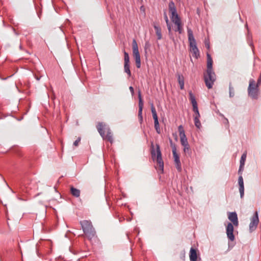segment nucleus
<instances>
[{
    "mask_svg": "<svg viewBox=\"0 0 261 261\" xmlns=\"http://www.w3.org/2000/svg\"><path fill=\"white\" fill-rule=\"evenodd\" d=\"M97 130L100 136L105 139H107L111 143L113 142V135L110 128L107 127L106 124L98 122L97 125Z\"/></svg>",
    "mask_w": 261,
    "mask_h": 261,
    "instance_id": "f257e3e1",
    "label": "nucleus"
},
{
    "mask_svg": "<svg viewBox=\"0 0 261 261\" xmlns=\"http://www.w3.org/2000/svg\"><path fill=\"white\" fill-rule=\"evenodd\" d=\"M152 157L153 160H156L161 172H163L164 162L162 158V154L159 145L156 146V155L154 150L151 151Z\"/></svg>",
    "mask_w": 261,
    "mask_h": 261,
    "instance_id": "39448f33",
    "label": "nucleus"
},
{
    "mask_svg": "<svg viewBox=\"0 0 261 261\" xmlns=\"http://www.w3.org/2000/svg\"><path fill=\"white\" fill-rule=\"evenodd\" d=\"M81 141V138H79L76 140H75L74 141V142L73 143V145L75 146H78L80 142Z\"/></svg>",
    "mask_w": 261,
    "mask_h": 261,
    "instance_id": "2f4dec72",
    "label": "nucleus"
},
{
    "mask_svg": "<svg viewBox=\"0 0 261 261\" xmlns=\"http://www.w3.org/2000/svg\"><path fill=\"white\" fill-rule=\"evenodd\" d=\"M164 19L166 21V23L169 22V19H168V16H167L166 11H164Z\"/></svg>",
    "mask_w": 261,
    "mask_h": 261,
    "instance_id": "7c9ffc66",
    "label": "nucleus"
},
{
    "mask_svg": "<svg viewBox=\"0 0 261 261\" xmlns=\"http://www.w3.org/2000/svg\"><path fill=\"white\" fill-rule=\"evenodd\" d=\"M233 226L231 223H229L226 227V233L228 238L231 241L234 240L233 235Z\"/></svg>",
    "mask_w": 261,
    "mask_h": 261,
    "instance_id": "f8f14e48",
    "label": "nucleus"
},
{
    "mask_svg": "<svg viewBox=\"0 0 261 261\" xmlns=\"http://www.w3.org/2000/svg\"><path fill=\"white\" fill-rule=\"evenodd\" d=\"M173 23H174V24L176 26V29H175V31H177L179 34H181L182 33L183 29L181 20L178 21L175 20V22H173Z\"/></svg>",
    "mask_w": 261,
    "mask_h": 261,
    "instance_id": "6ab92c4d",
    "label": "nucleus"
},
{
    "mask_svg": "<svg viewBox=\"0 0 261 261\" xmlns=\"http://www.w3.org/2000/svg\"><path fill=\"white\" fill-rule=\"evenodd\" d=\"M261 84V74H260V76L257 80V84H255L256 86L258 87Z\"/></svg>",
    "mask_w": 261,
    "mask_h": 261,
    "instance_id": "f704fd0d",
    "label": "nucleus"
},
{
    "mask_svg": "<svg viewBox=\"0 0 261 261\" xmlns=\"http://www.w3.org/2000/svg\"><path fill=\"white\" fill-rule=\"evenodd\" d=\"M166 24L168 28V30L169 32L170 33L171 31V26L170 22L166 23Z\"/></svg>",
    "mask_w": 261,
    "mask_h": 261,
    "instance_id": "c9c22d12",
    "label": "nucleus"
},
{
    "mask_svg": "<svg viewBox=\"0 0 261 261\" xmlns=\"http://www.w3.org/2000/svg\"><path fill=\"white\" fill-rule=\"evenodd\" d=\"M124 68L125 72H126L128 74L129 76H130L131 72H130V70L129 69V64H124Z\"/></svg>",
    "mask_w": 261,
    "mask_h": 261,
    "instance_id": "393cba45",
    "label": "nucleus"
},
{
    "mask_svg": "<svg viewBox=\"0 0 261 261\" xmlns=\"http://www.w3.org/2000/svg\"><path fill=\"white\" fill-rule=\"evenodd\" d=\"M152 117H153V118L154 119V122H158V115H157V113L155 114H153L152 115Z\"/></svg>",
    "mask_w": 261,
    "mask_h": 261,
    "instance_id": "473e14b6",
    "label": "nucleus"
},
{
    "mask_svg": "<svg viewBox=\"0 0 261 261\" xmlns=\"http://www.w3.org/2000/svg\"><path fill=\"white\" fill-rule=\"evenodd\" d=\"M154 28L155 30V32H156V36H157V37H158V40H160L162 39V33H161V30L160 29V28L157 26H154Z\"/></svg>",
    "mask_w": 261,
    "mask_h": 261,
    "instance_id": "5701e85b",
    "label": "nucleus"
},
{
    "mask_svg": "<svg viewBox=\"0 0 261 261\" xmlns=\"http://www.w3.org/2000/svg\"><path fill=\"white\" fill-rule=\"evenodd\" d=\"M151 113H152V114L153 115V114H156V110H155V109L153 106V105L152 103L151 105Z\"/></svg>",
    "mask_w": 261,
    "mask_h": 261,
    "instance_id": "c756f323",
    "label": "nucleus"
},
{
    "mask_svg": "<svg viewBox=\"0 0 261 261\" xmlns=\"http://www.w3.org/2000/svg\"><path fill=\"white\" fill-rule=\"evenodd\" d=\"M36 79L37 81H39L40 80V78L38 77H36Z\"/></svg>",
    "mask_w": 261,
    "mask_h": 261,
    "instance_id": "ea45409f",
    "label": "nucleus"
},
{
    "mask_svg": "<svg viewBox=\"0 0 261 261\" xmlns=\"http://www.w3.org/2000/svg\"><path fill=\"white\" fill-rule=\"evenodd\" d=\"M226 121H227V122L228 123V120L227 119H226Z\"/></svg>",
    "mask_w": 261,
    "mask_h": 261,
    "instance_id": "37998d69",
    "label": "nucleus"
},
{
    "mask_svg": "<svg viewBox=\"0 0 261 261\" xmlns=\"http://www.w3.org/2000/svg\"><path fill=\"white\" fill-rule=\"evenodd\" d=\"M83 230L89 239H92L95 235V231L91 222L84 220L80 222Z\"/></svg>",
    "mask_w": 261,
    "mask_h": 261,
    "instance_id": "f03ea898",
    "label": "nucleus"
},
{
    "mask_svg": "<svg viewBox=\"0 0 261 261\" xmlns=\"http://www.w3.org/2000/svg\"><path fill=\"white\" fill-rule=\"evenodd\" d=\"M243 167H241V165H240V168H239V171H238V173L239 174H240V175H242V170H243Z\"/></svg>",
    "mask_w": 261,
    "mask_h": 261,
    "instance_id": "e433bc0d",
    "label": "nucleus"
},
{
    "mask_svg": "<svg viewBox=\"0 0 261 261\" xmlns=\"http://www.w3.org/2000/svg\"><path fill=\"white\" fill-rule=\"evenodd\" d=\"M255 85V81L251 79L249 81V85L248 88V95L253 99H256L258 94V89Z\"/></svg>",
    "mask_w": 261,
    "mask_h": 261,
    "instance_id": "423d86ee",
    "label": "nucleus"
},
{
    "mask_svg": "<svg viewBox=\"0 0 261 261\" xmlns=\"http://www.w3.org/2000/svg\"><path fill=\"white\" fill-rule=\"evenodd\" d=\"M193 112H194V120L195 125L197 128H200L201 127V123L199 121V118L200 115L199 113L198 109L194 110Z\"/></svg>",
    "mask_w": 261,
    "mask_h": 261,
    "instance_id": "4468645a",
    "label": "nucleus"
},
{
    "mask_svg": "<svg viewBox=\"0 0 261 261\" xmlns=\"http://www.w3.org/2000/svg\"><path fill=\"white\" fill-rule=\"evenodd\" d=\"M129 89L131 92L132 94L133 95L134 93V88H133V87L130 86L129 87Z\"/></svg>",
    "mask_w": 261,
    "mask_h": 261,
    "instance_id": "4c0bfd02",
    "label": "nucleus"
},
{
    "mask_svg": "<svg viewBox=\"0 0 261 261\" xmlns=\"http://www.w3.org/2000/svg\"><path fill=\"white\" fill-rule=\"evenodd\" d=\"M204 80L207 88H212L216 80V75L213 70H211L210 71L206 70V73L204 75Z\"/></svg>",
    "mask_w": 261,
    "mask_h": 261,
    "instance_id": "20e7f679",
    "label": "nucleus"
},
{
    "mask_svg": "<svg viewBox=\"0 0 261 261\" xmlns=\"http://www.w3.org/2000/svg\"><path fill=\"white\" fill-rule=\"evenodd\" d=\"M141 10H143V7H141Z\"/></svg>",
    "mask_w": 261,
    "mask_h": 261,
    "instance_id": "a19ab883",
    "label": "nucleus"
},
{
    "mask_svg": "<svg viewBox=\"0 0 261 261\" xmlns=\"http://www.w3.org/2000/svg\"><path fill=\"white\" fill-rule=\"evenodd\" d=\"M141 10H143V7H141Z\"/></svg>",
    "mask_w": 261,
    "mask_h": 261,
    "instance_id": "79ce46f5",
    "label": "nucleus"
},
{
    "mask_svg": "<svg viewBox=\"0 0 261 261\" xmlns=\"http://www.w3.org/2000/svg\"><path fill=\"white\" fill-rule=\"evenodd\" d=\"M169 10L171 13L170 18L173 22H175V20L176 21L180 20L177 13L175 4L173 2H170L169 4Z\"/></svg>",
    "mask_w": 261,
    "mask_h": 261,
    "instance_id": "1a4fd4ad",
    "label": "nucleus"
},
{
    "mask_svg": "<svg viewBox=\"0 0 261 261\" xmlns=\"http://www.w3.org/2000/svg\"><path fill=\"white\" fill-rule=\"evenodd\" d=\"M190 261H196L197 259V255L196 251L195 249L191 248L190 251Z\"/></svg>",
    "mask_w": 261,
    "mask_h": 261,
    "instance_id": "a211bd4d",
    "label": "nucleus"
},
{
    "mask_svg": "<svg viewBox=\"0 0 261 261\" xmlns=\"http://www.w3.org/2000/svg\"><path fill=\"white\" fill-rule=\"evenodd\" d=\"M70 192L71 194L76 197H78L80 195V190L73 187H71Z\"/></svg>",
    "mask_w": 261,
    "mask_h": 261,
    "instance_id": "412c9836",
    "label": "nucleus"
},
{
    "mask_svg": "<svg viewBox=\"0 0 261 261\" xmlns=\"http://www.w3.org/2000/svg\"><path fill=\"white\" fill-rule=\"evenodd\" d=\"M178 129L179 131L181 144L182 146H186V145L189 144V143L182 126L179 125Z\"/></svg>",
    "mask_w": 261,
    "mask_h": 261,
    "instance_id": "9b49d317",
    "label": "nucleus"
},
{
    "mask_svg": "<svg viewBox=\"0 0 261 261\" xmlns=\"http://www.w3.org/2000/svg\"><path fill=\"white\" fill-rule=\"evenodd\" d=\"M205 45H206V46L208 48L210 47V45H209V44H206V43H205Z\"/></svg>",
    "mask_w": 261,
    "mask_h": 261,
    "instance_id": "58836bf2",
    "label": "nucleus"
},
{
    "mask_svg": "<svg viewBox=\"0 0 261 261\" xmlns=\"http://www.w3.org/2000/svg\"><path fill=\"white\" fill-rule=\"evenodd\" d=\"M154 128H155L157 133L160 134L161 133V129L160 128V125H159V121L154 122Z\"/></svg>",
    "mask_w": 261,
    "mask_h": 261,
    "instance_id": "bb28decb",
    "label": "nucleus"
},
{
    "mask_svg": "<svg viewBox=\"0 0 261 261\" xmlns=\"http://www.w3.org/2000/svg\"><path fill=\"white\" fill-rule=\"evenodd\" d=\"M246 154H245V153L243 154L241 156V160H240L241 167H244V163H245V161L246 160Z\"/></svg>",
    "mask_w": 261,
    "mask_h": 261,
    "instance_id": "a878e982",
    "label": "nucleus"
},
{
    "mask_svg": "<svg viewBox=\"0 0 261 261\" xmlns=\"http://www.w3.org/2000/svg\"><path fill=\"white\" fill-rule=\"evenodd\" d=\"M170 143H171V146L172 149V153H173V156L174 158V161L175 164V166L176 169L178 171H180L181 170V164L179 160V156L177 154L176 152V148L175 147V145L174 144H173L172 141L171 140H170Z\"/></svg>",
    "mask_w": 261,
    "mask_h": 261,
    "instance_id": "6e6552de",
    "label": "nucleus"
},
{
    "mask_svg": "<svg viewBox=\"0 0 261 261\" xmlns=\"http://www.w3.org/2000/svg\"><path fill=\"white\" fill-rule=\"evenodd\" d=\"M229 96L230 97H232L234 96V94L233 88L232 87L231 83L229 84Z\"/></svg>",
    "mask_w": 261,
    "mask_h": 261,
    "instance_id": "cd10ccee",
    "label": "nucleus"
},
{
    "mask_svg": "<svg viewBox=\"0 0 261 261\" xmlns=\"http://www.w3.org/2000/svg\"><path fill=\"white\" fill-rule=\"evenodd\" d=\"M132 47L133 56L136 61V66L137 68H139L141 67V59L138 44L135 39L133 40Z\"/></svg>",
    "mask_w": 261,
    "mask_h": 261,
    "instance_id": "0eeeda50",
    "label": "nucleus"
},
{
    "mask_svg": "<svg viewBox=\"0 0 261 261\" xmlns=\"http://www.w3.org/2000/svg\"><path fill=\"white\" fill-rule=\"evenodd\" d=\"M184 146V151L185 153H188L190 151V146L189 144Z\"/></svg>",
    "mask_w": 261,
    "mask_h": 261,
    "instance_id": "c85d7f7f",
    "label": "nucleus"
},
{
    "mask_svg": "<svg viewBox=\"0 0 261 261\" xmlns=\"http://www.w3.org/2000/svg\"><path fill=\"white\" fill-rule=\"evenodd\" d=\"M259 222V219L257 212H255L251 218V222L249 224V229L251 232L254 231L257 227Z\"/></svg>",
    "mask_w": 261,
    "mask_h": 261,
    "instance_id": "9d476101",
    "label": "nucleus"
},
{
    "mask_svg": "<svg viewBox=\"0 0 261 261\" xmlns=\"http://www.w3.org/2000/svg\"><path fill=\"white\" fill-rule=\"evenodd\" d=\"M213 60L209 54H207V70L209 71L213 70Z\"/></svg>",
    "mask_w": 261,
    "mask_h": 261,
    "instance_id": "aec40b11",
    "label": "nucleus"
},
{
    "mask_svg": "<svg viewBox=\"0 0 261 261\" xmlns=\"http://www.w3.org/2000/svg\"><path fill=\"white\" fill-rule=\"evenodd\" d=\"M228 219L231 221L233 224L237 226L239 224L237 214L236 212L229 213L228 214Z\"/></svg>",
    "mask_w": 261,
    "mask_h": 261,
    "instance_id": "2eb2a0df",
    "label": "nucleus"
},
{
    "mask_svg": "<svg viewBox=\"0 0 261 261\" xmlns=\"http://www.w3.org/2000/svg\"><path fill=\"white\" fill-rule=\"evenodd\" d=\"M178 81L180 86V88L181 89H184V79L182 75H178Z\"/></svg>",
    "mask_w": 261,
    "mask_h": 261,
    "instance_id": "4be33fe9",
    "label": "nucleus"
},
{
    "mask_svg": "<svg viewBox=\"0 0 261 261\" xmlns=\"http://www.w3.org/2000/svg\"><path fill=\"white\" fill-rule=\"evenodd\" d=\"M152 117H153V118L154 119V122H158V115H157V113L155 114H153L152 115Z\"/></svg>",
    "mask_w": 261,
    "mask_h": 261,
    "instance_id": "72a5a7b5",
    "label": "nucleus"
},
{
    "mask_svg": "<svg viewBox=\"0 0 261 261\" xmlns=\"http://www.w3.org/2000/svg\"><path fill=\"white\" fill-rule=\"evenodd\" d=\"M188 40L190 43V51L193 56L197 58L199 55V50L196 46V40L193 34V32L190 29H188Z\"/></svg>",
    "mask_w": 261,
    "mask_h": 261,
    "instance_id": "7ed1b4c3",
    "label": "nucleus"
},
{
    "mask_svg": "<svg viewBox=\"0 0 261 261\" xmlns=\"http://www.w3.org/2000/svg\"><path fill=\"white\" fill-rule=\"evenodd\" d=\"M238 184L239 186V192L240 193L241 197L242 198L244 194V186L243 178L242 175H240L238 178Z\"/></svg>",
    "mask_w": 261,
    "mask_h": 261,
    "instance_id": "dca6fc26",
    "label": "nucleus"
},
{
    "mask_svg": "<svg viewBox=\"0 0 261 261\" xmlns=\"http://www.w3.org/2000/svg\"><path fill=\"white\" fill-rule=\"evenodd\" d=\"M190 100L192 103L193 106V110L198 109L197 101L196 100L194 94L192 93V91H190L189 92Z\"/></svg>",
    "mask_w": 261,
    "mask_h": 261,
    "instance_id": "f3484780",
    "label": "nucleus"
},
{
    "mask_svg": "<svg viewBox=\"0 0 261 261\" xmlns=\"http://www.w3.org/2000/svg\"><path fill=\"white\" fill-rule=\"evenodd\" d=\"M139 112H138V117L139 119V121L140 123H142L143 121V116H142V110L143 107V102L142 99L141 98V93L139 92Z\"/></svg>",
    "mask_w": 261,
    "mask_h": 261,
    "instance_id": "ddd939ff",
    "label": "nucleus"
},
{
    "mask_svg": "<svg viewBox=\"0 0 261 261\" xmlns=\"http://www.w3.org/2000/svg\"><path fill=\"white\" fill-rule=\"evenodd\" d=\"M124 64H128L129 63V55L125 50H124Z\"/></svg>",
    "mask_w": 261,
    "mask_h": 261,
    "instance_id": "b1692460",
    "label": "nucleus"
}]
</instances>
